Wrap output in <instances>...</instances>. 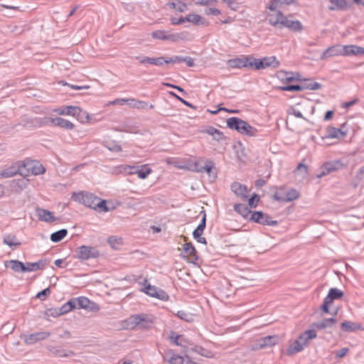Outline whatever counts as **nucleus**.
<instances>
[{
    "label": "nucleus",
    "instance_id": "nucleus-18",
    "mask_svg": "<svg viewBox=\"0 0 364 364\" xmlns=\"http://www.w3.org/2000/svg\"><path fill=\"white\" fill-rule=\"evenodd\" d=\"M326 132L325 136L323 137V140L326 139H341L346 135V132L342 131L341 129L333 127H328Z\"/></svg>",
    "mask_w": 364,
    "mask_h": 364
},
{
    "label": "nucleus",
    "instance_id": "nucleus-46",
    "mask_svg": "<svg viewBox=\"0 0 364 364\" xmlns=\"http://www.w3.org/2000/svg\"><path fill=\"white\" fill-rule=\"evenodd\" d=\"M299 197V193L296 189H290L284 196V202H290L297 199Z\"/></svg>",
    "mask_w": 364,
    "mask_h": 364
},
{
    "label": "nucleus",
    "instance_id": "nucleus-7",
    "mask_svg": "<svg viewBox=\"0 0 364 364\" xmlns=\"http://www.w3.org/2000/svg\"><path fill=\"white\" fill-rule=\"evenodd\" d=\"M343 296V292L337 288H331L328 295L326 296L323 301V305L321 306V309L328 313L329 311V305L333 302V300L341 298Z\"/></svg>",
    "mask_w": 364,
    "mask_h": 364
},
{
    "label": "nucleus",
    "instance_id": "nucleus-64",
    "mask_svg": "<svg viewBox=\"0 0 364 364\" xmlns=\"http://www.w3.org/2000/svg\"><path fill=\"white\" fill-rule=\"evenodd\" d=\"M356 178L359 181L364 179V166L360 167L357 171Z\"/></svg>",
    "mask_w": 364,
    "mask_h": 364
},
{
    "label": "nucleus",
    "instance_id": "nucleus-2",
    "mask_svg": "<svg viewBox=\"0 0 364 364\" xmlns=\"http://www.w3.org/2000/svg\"><path fill=\"white\" fill-rule=\"evenodd\" d=\"M316 337V332L314 329L306 330L296 341L291 343L287 349V355H293L301 352L307 346L309 341Z\"/></svg>",
    "mask_w": 364,
    "mask_h": 364
},
{
    "label": "nucleus",
    "instance_id": "nucleus-39",
    "mask_svg": "<svg viewBox=\"0 0 364 364\" xmlns=\"http://www.w3.org/2000/svg\"><path fill=\"white\" fill-rule=\"evenodd\" d=\"M18 125L22 126L26 129H31L35 127V118L31 119L27 116H23Z\"/></svg>",
    "mask_w": 364,
    "mask_h": 364
},
{
    "label": "nucleus",
    "instance_id": "nucleus-1",
    "mask_svg": "<svg viewBox=\"0 0 364 364\" xmlns=\"http://www.w3.org/2000/svg\"><path fill=\"white\" fill-rule=\"evenodd\" d=\"M73 198L85 206L100 212H108L109 208L106 205V200H102L92 193L87 192L73 193Z\"/></svg>",
    "mask_w": 364,
    "mask_h": 364
},
{
    "label": "nucleus",
    "instance_id": "nucleus-38",
    "mask_svg": "<svg viewBox=\"0 0 364 364\" xmlns=\"http://www.w3.org/2000/svg\"><path fill=\"white\" fill-rule=\"evenodd\" d=\"M167 5L179 12H184L188 9L187 5L180 0H174L168 3Z\"/></svg>",
    "mask_w": 364,
    "mask_h": 364
},
{
    "label": "nucleus",
    "instance_id": "nucleus-25",
    "mask_svg": "<svg viewBox=\"0 0 364 364\" xmlns=\"http://www.w3.org/2000/svg\"><path fill=\"white\" fill-rule=\"evenodd\" d=\"M46 261L43 259H41L36 262H26V264H24V272H36L39 269H43L46 267Z\"/></svg>",
    "mask_w": 364,
    "mask_h": 364
},
{
    "label": "nucleus",
    "instance_id": "nucleus-61",
    "mask_svg": "<svg viewBox=\"0 0 364 364\" xmlns=\"http://www.w3.org/2000/svg\"><path fill=\"white\" fill-rule=\"evenodd\" d=\"M213 168V163L210 161H208L206 162L205 166L200 168L198 171H205L208 173H210Z\"/></svg>",
    "mask_w": 364,
    "mask_h": 364
},
{
    "label": "nucleus",
    "instance_id": "nucleus-9",
    "mask_svg": "<svg viewBox=\"0 0 364 364\" xmlns=\"http://www.w3.org/2000/svg\"><path fill=\"white\" fill-rule=\"evenodd\" d=\"M228 65L232 68H253L252 57H243L230 59Z\"/></svg>",
    "mask_w": 364,
    "mask_h": 364
},
{
    "label": "nucleus",
    "instance_id": "nucleus-11",
    "mask_svg": "<svg viewBox=\"0 0 364 364\" xmlns=\"http://www.w3.org/2000/svg\"><path fill=\"white\" fill-rule=\"evenodd\" d=\"M16 174H23L21 170V162H18L2 171H0V178H10Z\"/></svg>",
    "mask_w": 364,
    "mask_h": 364
},
{
    "label": "nucleus",
    "instance_id": "nucleus-24",
    "mask_svg": "<svg viewBox=\"0 0 364 364\" xmlns=\"http://www.w3.org/2000/svg\"><path fill=\"white\" fill-rule=\"evenodd\" d=\"M151 173V168H149L147 165H143L141 166H135L134 170L129 171V174H137L139 178L145 179Z\"/></svg>",
    "mask_w": 364,
    "mask_h": 364
},
{
    "label": "nucleus",
    "instance_id": "nucleus-62",
    "mask_svg": "<svg viewBox=\"0 0 364 364\" xmlns=\"http://www.w3.org/2000/svg\"><path fill=\"white\" fill-rule=\"evenodd\" d=\"M205 228H203L202 225H198L193 232V237L197 238L199 237V236L202 235Z\"/></svg>",
    "mask_w": 364,
    "mask_h": 364
},
{
    "label": "nucleus",
    "instance_id": "nucleus-29",
    "mask_svg": "<svg viewBox=\"0 0 364 364\" xmlns=\"http://www.w3.org/2000/svg\"><path fill=\"white\" fill-rule=\"evenodd\" d=\"M337 323V321L334 318H330L323 319L322 321L314 322L312 324V326L318 329H325L326 328L332 327L334 324Z\"/></svg>",
    "mask_w": 364,
    "mask_h": 364
},
{
    "label": "nucleus",
    "instance_id": "nucleus-45",
    "mask_svg": "<svg viewBox=\"0 0 364 364\" xmlns=\"http://www.w3.org/2000/svg\"><path fill=\"white\" fill-rule=\"evenodd\" d=\"M91 304H93V303L86 297L80 296L77 298V309H90Z\"/></svg>",
    "mask_w": 364,
    "mask_h": 364
},
{
    "label": "nucleus",
    "instance_id": "nucleus-20",
    "mask_svg": "<svg viewBox=\"0 0 364 364\" xmlns=\"http://www.w3.org/2000/svg\"><path fill=\"white\" fill-rule=\"evenodd\" d=\"M343 55H364V48L355 46H343Z\"/></svg>",
    "mask_w": 364,
    "mask_h": 364
},
{
    "label": "nucleus",
    "instance_id": "nucleus-13",
    "mask_svg": "<svg viewBox=\"0 0 364 364\" xmlns=\"http://www.w3.org/2000/svg\"><path fill=\"white\" fill-rule=\"evenodd\" d=\"M23 168H26L27 170L30 171L33 175H40L46 172L44 166L36 161H32L26 164L21 163V170Z\"/></svg>",
    "mask_w": 364,
    "mask_h": 364
},
{
    "label": "nucleus",
    "instance_id": "nucleus-31",
    "mask_svg": "<svg viewBox=\"0 0 364 364\" xmlns=\"http://www.w3.org/2000/svg\"><path fill=\"white\" fill-rule=\"evenodd\" d=\"M295 0H271L268 6L270 11H276L281 9L283 4L291 5L294 3Z\"/></svg>",
    "mask_w": 364,
    "mask_h": 364
},
{
    "label": "nucleus",
    "instance_id": "nucleus-59",
    "mask_svg": "<svg viewBox=\"0 0 364 364\" xmlns=\"http://www.w3.org/2000/svg\"><path fill=\"white\" fill-rule=\"evenodd\" d=\"M170 94L173 96L174 97H176L177 100H178L179 101H181L183 105H186L187 107H191V108H193V109H195V107L191 105V103H189L188 102L186 101L185 100H183V98H181V97H179L178 95H177L176 93L173 92H170Z\"/></svg>",
    "mask_w": 364,
    "mask_h": 364
},
{
    "label": "nucleus",
    "instance_id": "nucleus-27",
    "mask_svg": "<svg viewBox=\"0 0 364 364\" xmlns=\"http://www.w3.org/2000/svg\"><path fill=\"white\" fill-rule=\"evenodd\" d=\"M282 27H286L294 31H301L303 29L302 24L299 21L289 20L286 16L284 17V23H282Z\"/></svg>",
    "mask_w": 364,
    "mask_h": 364
},
{
    "label": "nucleus",
    "instance_id": "nucleus-57",
    "mask_svg": "<svg viewBox=\"0 0 364 364\" xmlns=\"http://www.w3.org/2000/svg\"><path fill=\"white\" fill-rule=\"evenodd\" d=\"M177 316L181 319L185 320L186 321H191L192 320V315L184 311H179L177 314Z\"/></svg>",
    "mask_w": 364,
    "mask_h": 364
},
{
    "label": "nucleus",
    "instance_id": "nucleus-15",
    "mask_svg": "<svg viewBox=\"0 0 364 364\" xmlns=\"http://www.w3.org/2000/svg\"><path fill=\"white\" fill-rule=\"evenodd\" d=\"M141 64H149L162 66L165 63V57L151 58L148 56H136L135 58Z\"/></svg>",
    "mask_w": 364,
    "mask_h": 364
},
{
    "label": "nucleus",
    "instance_id": "nucleus-23",
    "mask_svg": "<svg viewBox=\"0 0 364 364\" xmlns=\"http://www.w3.org/2000/svg\"><path fill=\"white\" fill-rule=\"evenodd\" d=\"M294 177L298 182H301L308 176L307 166L301 163L299 164L295 171H294Z\"/></svg>",
    "mask_w": 364,
    "mask_h": 364
},
{
    "label": "nucleus",
    "instance_id": "nucleus-47",
    "mask_svg": "<svg viewBox=\"0 0 364 364\" xmlns=\"http://www.w3.org/2000/svg\"><path fill=\"white\" fill-rule=\"evenodd\" d=\"M183 336L178 335L174 331H171L169 336V340L173 342L175 345L178 346H183V343H182Z\"/></svg>",
    "mask_w": 364,
    "mask_h": 364
},
{
    "label": "nucleus",
    "instance_id": "nucleus-37",
    "mask_svg": "<svg viewBox=\"0 0 364 364\" xmlns=\"http://www.w3.org/2000/svg\"><path fill=\"white\" fill-rule=\"evenodd\" d=\"M3 242L4 244L8 246L12 247H18L21 245V242L17 241V237L15 235H6L4 236Z\"/></svg>",
    "mask_w": 364,
    "mask_h": 364
},
{
    "label": "nucleus",
    "instance_id": "nucleus-56",
    "mask_svg": "<svg viewBox=\"0 0 364 364\" xmlns=\"http://www.w3.org/2000/svg\"><path fill=\"white\" fill-rule=\"evenodd\" d=\"M46 315L48 316L57 317L62 315V314L60 313V308H52L48 309Z\"/></svg>",
    "mask_w": 364,
    "mask_h": 364
},
{
    "label": "nucleus",
    "instance_id": "nucleus-60",
    "mask_svg": "<svg viewBox=\"0 0 364 364\" xmlns=\"http://www.w3.org/2000/svg\"><path fill=\"white\" fill-rule=\"evenodd\" d=\"M321 87V85L318 82H314L306 84L304 88H308L311 90H317Z\"/></svg>",
    "mask_w": 364,
    "mask_h": 364
},
{
    "label": "nucleus",
    "instance_id": "nucleus-36",
    "mask_svg": "<svg viewBox=\"0 0 364 364\" xmlns=\"http://www.w3.org/2000/svg\"><path fill=\"white\" fill-rule=\"evenodd\" d=\"M132 323H133L135 326H141L142 328H146L148 326V321L146 318L142 315H134L130 318Z\"/></svg>",
    "mask_w": 364,
    "mask_h": 364
},
{
    "label": "nucleus",
    "instance_id": "nucleus-53",
    "mask_svg": "<svg viewBox=\"0 0 364 364\" xmlns=\"http://www.w3.org/2000/svg\"><path fill=\"white\" fill-rule=\"evenodd\" d=\"M281 89L284 91H301L304 89V87L299 85H294L284 86L282 87Z\"/></svg>",
    "mask_w": 364,
    "mask_h": 364
},
{
    "label": "nucleus",
    "instance_id": "nucleus-22",
    "mask_svg": "<svg viewBox=\"0 0 364 364\" xmlns=\"http://www.w3.org/2000/svg\"><path fill=\"white\" fill-rule=\"evenodd\" d=\"M331 5L328 6L331 11H346L350 8L347 0H328Z\"/></svg>",
    "mask_w": 364,
    "mask_h": 364
},
{
    "label": "nucleus",
    "instance_id": "nucleus-19",
    "mask_svg": "<svg viewBox=\"0 0 364 364\" xmlns=\"http://www.w3.org/2000/svg\"><path fill=\"white\" fill-rule=\"evenodd\" d=\"M341 164L339 162H327L321 167V172L317 175L318 178H321L331 172L338 169Z\"/></svg>",
    "mask_w": 364,
    "mask_h": 364
},
{
    "label": "nucleus",
    "instance_id": "nucleus-33",
    "mask_svg": "<svg viewBox=\"0 0 364 364\" xmlns=\"http://www.w3.org/2000/svg\"><path fill=\"white\" fill-rule=\"evenodd\" d=\"M78 110V107L76 106H66L62 108L55 109V112L60 115H69L74 117L75 112Z\"/></svg>",
    "mask_w": 364,
    "mask_h": 364
},
{
    "label": "nucleus",
    "instance_id": "nucleus-35",
    "mask_svg": "<svg viewBox=\"0 0 364 364\" xmlns=\"http://www.w3.org/2000/svg\"><path fill=\"white\" fill-rule=\"evenodd\" d=\"M74 117L81 123H87L90 121V115L86 112L78 107V110L75 112Z\"/></svg>",
    "mask_w": 364,
    "mask_h": 364
},
{
    "label": "nucleus",
    "instance_id": "nucleus-41",
    "mask_svg": "<svg viewBox=\"0 0 364 364\" xmlns=\"http://www.w3.org/2000/svg\"><path fill=\"white\" fill-rule=\"evenodd\" d=\"M341 328L344 331H346V332L354 331L357 329H359L360 327V325H358L354 322L348 321L341 323Z\"/></svg>",
    "mask_w": 364,
    "mask_h": 364
},
{
    "label": "nucleus",
    "instance_id": "nucleus-5",
    "mask_svg": "<svg viewBox=\"0 0 364 364\" xmlns=\"http://www.w3.org/2000/svg\"><path fill=\"white\" fill-rule=\"evenodd\" d=\"M153 38L159 39L163 41H171L172 42H177L180 40H184L185 33H171L169 31L164 30H158L151 33Z\"/></svg>",
    "mask_w": 364,
    "mask_h": 364
},
{
    "label": "nucleus",
    "instance_id": "nucleus-48",
    "mask_svg": "<svg viewBox=\"0 0 364 364\" xmlns=\"http://www.w3.org/2000/svg\"><path fill=\"white\" fill-rule=\"evenodd\" d=\"M170 364H183L185 358L182 356L173 354L171 357L167 359Z\"/></svg>",
    "mask_w": 364,
    "mask_h": 364
},
{
    "label": "nucleus",
    "instance_id": "nucleus-51",
    "mask_svg": "<svg viewBox=\"0 0 364 364\" xmlns=\"http://www.w3.org/2000/svg\"><path fill=\"white\" fill-rule=\"evenodd\" d=\"M135 168L134 166H129V165H122L117 168V173H127L129 174V172L131 171H134Z\"/></svg>",
    "mask_w": 364,
    "mask_h": 364
},
{
    "label": "nucleus",
    "instance_id": "nucleus-63",
    "mask_svg": "<svg viewBox=\"0 0 364 364\" xmlns=\"http://www.w3.org/2000/svg\"><path fill=\"white\" fill-rule=\"evenodd\" d=\"M205 14L206 15H213V16H218L220 14V11L218 9L215 8H208L205 9Z\"/></svg>",
    "mask_w": 364,
    "mask_h": 364
},
{
    "label": "nucleus",
    "instance_id": "nucleus-52",
    "mask_svg": "<svg viewBox=\"0 0 364 364\" xmlns=\"http://www.w3.org/2000/svg\"><path fill=\"white\" fill-rule=\"evenodd\" d=\"M263 217V213L260 211L254 212L251 215V220L255 223H264V221H261ZM266 223V221H264Z\"/></svg>",
    "mask_w": 364,
    "mask_h": 364
},
{
    "label": "nucleus",
    "instance_id": "nucleus-4",
    "mask_svg": "<svg viewBox=\"0 0 364 364\" xmlns=\"http://www.w3.org/2000/svg\"><path fill=\"white\" fill-rule=\"evenodd\" d=\"M99 256L100 252L95 247L82 245L75 250L74 257L80 261H85L96 259Z\"/></svg>",
    "mask_w": 364,
    "mask_h": 364
},
{
    "label": "nucleus",
    "instance_id": "nucleus-17",
    "mask_svg": "<svg viewBox=\"0 0 364 364\" xmlns=\"http://www.w3.org/2000/svg\"><path fill=\"white\" fill-rule=\"evenodd\" d=\"M49 332H38L26 336L25 342L28 344H34L35 343L44 340L50 336Z\"/></svg>",
    "mask_w": 364,
    "mask_h": 364
},
{
    "label": "nucleus",
    "instance_id": "nucleus-3",
    "mask_svg": "<svg viewBox=\"0 0 364 364\" xmlns=\"http://www.w3.org/2000/svg\"><path fill=\"white\" fill-rule=\"evenodd\" d=\"M227 126L230 129L236 130L239 133L249 136H255L257 133L256 128L250 126L247 122L237 117L229 118L227 120Z\"/></svg>",
    "mask_w": 364,
    "mask_h": 364
},
{
    "label": "nucleus",
    "instance_id": "nucleus-21",
    "mask_svg": "<svg viewBox=\"0 0 364 364\" xmlns=\"http://www.w3.org/2000/svg\"><path fill=\"white\" fill-rule=\"evenodd\" d=\"M36 215L40 220L46 223H52L56 220V218L53 216L52 212L43 208H37Z\"/></svg>",
    "mask_w": 364,
    "mask_h": 364
},
{
    "label": "nucleus",
    "instance_id": "nucleus-10",
    "mask_svg": "<svg viewBox=\"0 0 364 364\" xmlns=\"http://www.w3.org/2000/svg\"><path fill=\"white\" fill-rule=\"evenodd\" d=\"M144 292L152 296L161 299L162 301H166L168 299V295L164 291L154 286H151L149 284L144 285Z\"/></svg>",
    "mask_w": 364,
    "mask_h": 364
},
{
    "label": "nucleus",
    "instance_id": "nucleus-40",
    "mask_svg": "<svg viewBox=\"0 0 364 364\" xmlns=\"http://www.w3.org/2000/svg\"><path fill=\"white\" fill-rule=\"evenodd\" d=\"M234 210L244 218H247L251 213L245 204H235L234 205Z\"/></svg>",
    "mask_w": 364,
    "mask_h": 364
},
{
    "label": "nucleus",
    "instance_id": "nucleus-12",
    "mask_svg": "<svg viewBox=\"0 0 364 364\" xmlns=\"http://www.w3.org/2000/svg\"><path fill=\"white\" fill-rule=\"evenodd\" d=\"M279 9L272 11V13L268 14V21L272 26L282 28L285 16Z\"/></svg>",
    "mask_w": 364,
    "mask_h": 364
},
{
    "label": "nucleus",
    "instance_id": "nucleus-30",
    "mask_svg": "<svg viewBox=\"0 0 364 364\" xmlns=\"http://www.w3.org/2000/svg\"><path fill=\"white\" fill-rule=\"evenodd\" d=\"M231 190L237 196H240V197H241L242 198H247V190L246 186H243V185H242V184H240V183H239L237 182H234L231 185Z\"/></svg>",
    "mask_w": 364,
    "mask_h": 364
},
{
    "label": "nucleus",
    "instance_id": "nucleus-32",
    "mask_svg": "<svg viewBox=\"0 0 364 364\" xmlns=\"http://www.w3.org/2000/svg\"><path fill=\"white\" fill-rule=\"evenodd\" d=\"M186 353H196L203 357H205V358H212L213 357V353L208 350H206L205 348H203V347L201 346H195L193 348H187L186 350Z\"/></svg>",
    "mask_w": 364,
    "mask_h": 364
},
{
    "label": "nucleus",
    "instance_id": "nucleus-44",
    "mask_svg": "<svg viewBox=\"0 0 364 364\" xmlns=\"http://www.w3.org/2000/svg\"><path fill=\"white\" fill-rule=\"evenodd\" d=\"M9 267L16 272H24L25 267L24 263L18 260H11L9 261Z\"/></svg>",
    "mask_w": 364,
    "mask_h": 364
},
{
    "label": "nucleus",
    "instance_id": "nucleus-34",
    "mask_svg": "<svg viewBox=\"0 0 364 364\" xmlns=\"http://www.w3.org/2000/svg\"><path fill=\"white\" fill-rule=\"evenodd\" d=\"M55 121V126L59 127L62 129L72 130L75 128L74 124L65 119L57 117V119Z\"/></svg>",
    "mask_w": 364,
    "mask_h": 364
},
{
    "label": "nucleus",
    "instance_id": "nucleus-6",
    "mask_svg": "<svg viewBox=\"0 0 364 364\" xmlns=\"http://www.w3.org/2000/svg\"><path fill=\"white\" fill-rule=\"evenodd\" d=\"M253 68L256 70L264 69L268 67L276 68L279 65V61L274 56L265 57L262 59L252 58Z\"/></svg>",
    "mask_w": 364,
    "mask_h": 364
},
{
    "label": "nucleus",
    "instance_id": "nucleus-49",
    "mask_svg": "<svg viewBox=\"0 0 364 364\" xmlns=\"http://www.w3.org/2000/svg\"><path fill=\"white\" fill-rule=\"evenodd\" d=\"M261 221H266V223H260L261 225H277V220H273L272 218L267 214L263 213V217Z\"/></svg>",
    "mask_w": 364,
    "mask_h": 364
},
{
    "label": "nucleus",
    "instance_id": "nucleus-16",
    "mask_svg": "<svg viewBox=\"0 0 364 364\" xmlns=\"http://www.w3.org/2000/svg\"><path fill=\"white\" fill-rule=\"evenodd\" d=\"M343 55V46L336 45L328 48L321 56V60H326L330 57Z\"/></svg>",
    "mask_w": 364,
    "mask_h": 364
},
{
    "label": "nucleus",
    "instance_id": "nucleus-28",
    "mask_svg": "<svg viewBox=\"0 0 364 364\" xmlns=\"http://www.w3.org/2000/svg\"><path fill=\"white\" fill-rule=\"evenodd\" d=\"M187 22H190L196 26H208V23L204 18L198 14H189L185 17Z\"/></svg>",
    "mask_w": 364,
    "mask_h": 364
},
{
    "label": "nucleus",
    "instance_id": "nucleus-8",
    "mask_svg": "<svg viewBox=\"0 0 364 364\" xmlns=\"http://www.w3.org/2000/svg\"><path fill=\"white\" fill-rule=\"evenodd\" d=\"M278 343L277 336H267L257 339L254 345L252 346L253 350H257L267 347L272 346Z\"/></svg>",
    "mask_w": 364,
    "mask_h": 364
},
{
    "label": "nucleus",
    "instance_id": "nucleus-14",
    "mask_svg": "<svg viewBox=\"0 0 364 364\" xmlns=\"http://www.w3.org/2000/svg\"><path fill=\"white\" fill-rule=\"evenodd\" d=\"M202 133L208 134L212 136L213 139L219 143H222L226 140L225 136L222 132L216 128L208 126L200 131Z\"/></svg>",
    "mask_w": 364,
    "mask_h": 364
},
{
    "label": "nucleus",
    "instance_id": "nucleus-54",
    "mask_svg": "<svg viewBox=\"0 0 364 364\" xmlns=\"http://www.w3.org/2000/svg\"><path fill=\"white\" fill-rule=\"evenodd\" d=\"M184 57L173 56L171 58H165V63H179L183 62Z\"/></svg>",
    "mask_w": 364,
    "mask_h": 364
},
{
    "label": "nucleus",
    "instance_id": "nucleus-58",
    "mask_svg": "<svg viewBox=\"0 0 364 364\" xmlns=\"http://www.w3.org/2000/svg\"><path fill=\"white\" fill-rule=\"evenodd\" d=\"M291 73H289L285 71H279L278 73V77L283 79H286L287 81L290 82L293 80V77L291 76Z\"/></svg>",
    "mask_w": 364,
    "mask_h": 364
},
{
    "label": "nucleus",
    "instance_id": "nucleus-50",
    "mask_svg": "<svg viewBox=\"0 0 364 364\" xmlns=\"http://www.w3.org/2000/svg\"><path fill=\"white\" fill-rule=\"evenodd\" d=\"M43 126H48L47 117L35 118V127H41Z\"/></svg>",
    "mask_w": 364,
    "mask_h": 364
},
{
    "label": "nucleus",
    "instance_id": "nucleus-43",
    "mask_svg": "<svg viewBox=\"0 0 364 364\" xmlns=\"http://www.w3.org/2000/svg\"><path fill=\"white\" fill-rule=\"evenodd\" d=\"M68 231L65 229L60 230L51 234L50 240L53 242H58L62 240L67 235Z\"/></svg>",
    "mask_w": 364,
    "mask_h": 364
},
{
    "label": "nucleus",
    "instance_id": "nucleus-26",
    "mask_svg": "<svg viewBox=\"0 0 364 364\" xmlns=\"http://www.w3.org/2000/svg\"><path fill=\"white\" fill-rule=\"evenodd\" d=\"M184 257H186L190 261L198 259L197 251L191 242H187L183 245Z\"/></svg>",
    "mask_w": 364,
    "mask_h": 364
},
{
    "label": "nucleus",
    "instance_id": "nucleus-42",
    "mask_svg": "<svg viewBox=\"0 0 364 364\" xmlns=\"http://www.w3.org/2000/svg\"><path fill=\"white\" fill-rule=\"evenodd\" d=\"M128 105L132 108L135 109H146L148 104L145 102L137 100L135 99H128Z\"/></svg>",
    "mask_w": 364,
    "mask_h": 364
},
{
    "label": "nucleus",
    "instance_id": "nucleus-55",
    "mask_svg": "<svg viewBox=\"0 0 364 364\" xmlns=\"http://www.w3.org/2000/svg\"><path fill=\"white\" fill-rule=\"evenodd\" d=\"M287 114H291V115H294L297 118H301L303 119H305V117L303 116L302 113L301 111L299 110H297L295 107H291L289 108L288 110H287Z\"/></svg>",
    "mask_w": 364,
    "mask_h": 364
}]
</instances>
